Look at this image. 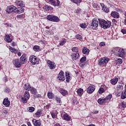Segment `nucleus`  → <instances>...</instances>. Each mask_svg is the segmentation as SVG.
Wrapping results in <instances>:
<instances>
[{
  "instance_id": "nucleus-55",
  "label": "nucleus",
  "mask_w": 126,
  "mask_h": 126,
  "mask_svg": "<svg viewBox=\"0 0 126 126\" xmlns=\"http://www.w3.org/2000/svg\"><path fill=\"white\" fill-rule=\"evenodd\" d=\"M46 0V1H47L48 2H50V3L54 4L55 0Z\"/></svg>"
},
{
  "instance_id": "nucleus-39",
  "label": "nucleus",
  "mask_w": 126,
  "mask_h": 126,
  "mask_svg": "<svg viewBox=\"0 0 126 126\" xmlns=\"http://www.w3.org/2000/svg\"><path fill=\"white\" fill-rule=\"evenodd\" d=\"M126 92H122L121 96V99H126Z\"/></svg>"
},
{
  "instance_id": "nucleus-30",
  "label": "nucleus",
  "mask_w": 126,
  "mask_h": 126,
  "mask_svg": "<svg viewBox=\"0 0 126 126\" xmlns=\"http://www.w3.org/2000/svg\"><path fill=\"white\" fill-rule=\"evenodd\" d=\"M65 43H66V39L65 38H62L59 45H60V46H63V45H64V44H65Z\"/></svg>"
},
{
  "instance_id": "nucleus-56",
  "label": "nucleus",
  "mask_w": 126,
  "mask_h": 126,
  "mask_svg": "<svg viewBox=\"0 0 126 126\" xmlns=\"http://www.w3.org/2000/svg\"><path fill=\"white\" fill-rule=\"evenodd\" d=\"M105 42H101L99 43L100 47H103V46H105Z\"/></svg>"
},
{
  "instance_id": "nucleus-33",
  "label": "nucleus",
  "mask_w": 126,
  "mask_h": 126,
  "mask_svg": "<svg viewBox=\"0 0 126 126\" xmlns=\"http://www.w3.org/2000/svg\"><path fill=\"white\" fill-rule=\"evenodd\" d=\"M66 81H67V82H69V80L70 79V76H69V73H68V72H66Z\"/></svg>"
},
{
  "instance_id": "nucleus-15",
  "label": "nucleus",
  "mask_w": 126,
  "mask_h": 126,
  "mask_svg": "<svg viewBox=\"0 0 126 126\" xmlns=\"http://www.w3.org/2000/svg\"><path fill=\"white\" fill-rule=\"evenodd\" d=\"M3 105L5 107H9L10 105V101L8 100V98H4L3 101Z\"/></svg>"
},
{
  "instance_id": "nucleus-51",
  "label": "nucleus",
  "mask_w": 126,
  "mask_h": 126,
  "mask_svg": "<svg viewBox=\"0 0 126 126\" xmlns=\"http://www.w3.org/2000/svg\"><path fill=\"white\" fill-rule=\"evenodd\" d=\"M11 7L12 8V10L13 12H15V13H16V7L13 5H11Z\"/></svg>"
},
{
  "instance_id": "nucleus-28",
  "label": "nucleus",
  "mask_w": 126,
  "mask_h": 126,
  "mask_svg": "<svg viewBox=\"0 0 126 126\" xmlns=\"http://www.w3.org/2000/svg\"><path fill=\"white\" fill-rule=\"evenodd\" d=\"M77 93L79 96H82L83 94V89L80 88L77 90Z\"/></svg>"
},
{
  "instance_id": "nucleus-38",
  "label": "nucleus",
  "mask_w": 126,
  "mask_h": 126,
  "mask_svg": "<svg viewBox=\"0 0 126 126\" xmlns=\"http://www.w3.org/2000/svg\"><path fill=\"white\" fill-rule=\"evenodd\" d=\"M41 111L38 110L35 113V115L36 118H40V116L41 115Z\"/></svg>"
},
{
  "instance_id": "nucleus-5",
  "label": "nucleus",
  "mask_w": 126,
  "mask_h": 126,
  "mask_svg": "<svg viewBox=\"0 0 126 126\" xmlns=\"http://www.w3.org/2000/svg\"><path fill=\"white\" fill-rule=\"evenodd\" d=\"M30 61L33 65H35V64H38L39 63V61L40 60L36 58L35 56H32L30 57Z\"/></svg>"
},
{
  "instance_id": "nucleus-24",
  "label": "nucleus",
  "mask_w": 126,
  "mask_h": 126,
  "mask_svg": "<svg viewBox=\"0 0 126 126\" xmlns=\"http://www.w3.org/2000/svg\"><path fill=\"white\" fill-rule=\"evenodd\" d=\"M111 16L114 17V18H119L120 17V15L119 13L117 12H111Z\"/></svg>"
},
{
  "instance_id": "nucleus-61",
  "label": "nucleus",
  "mask_w": 126,
  "mask_h": 126,
  "mask_svg": "<svg viewBox=\"0 0 126 126\" xmlns=\"http://www.w3.org/2000/svg\"><path fill=\"white\" fill-rule=\"evenodd\" d=\"M17 17H18V18H22V15H18Z\"/></svg>"
},
{
  "instance_id": "nucleus-3",
  "label": "nucleus",
  "mask_w": 126,
  "mask_h": 126,
  "mask_svg": "<svg viewBox=\"0 0 126 126\" xmlns=\"http://www.w3.org/2000/svg\"><path fill=\"white\" fill-rule=\"evenodd\" d=\"M47 19L52 22H59L60 19L57 16L49 15L46 17Z\"/></svg>"
},
{
  "instance_id": "nucleus-27",
  "label": "nucleus",
  "mask_w": 126,
  "mask_h": 126,
  "mask_svg": "<svg viewBox=\"0 0 126 126\" xmlns=\"http://www.w3.org/2000/svg\"><path fill=\"white\" fill-rule=\"evenodd\" d=\"M30 91H31L32 94H33V95H36V94L37 93V90L33 87L31 88Z\"/></svg>"
},
{
  "instance_id": "nucleus-58",
  "label": "nucleus",
  "mask_w": 126,
  "mask_h": 126,
  "mask_svg": "<svg viewBox=\"0 0 126 126\" xmlns=\"http://www.w3.org/2000/svg\"><path fill=\"white\" fill-rule=\"evenodd\" d=\"M5 92H6L7 93H8V92H9V88L6 87L5 88Z\"/></svg>"
},
{
  "instance_id": "nucleus-12",
  "label": "nucleus",
  "mask_w": 126,
  "mask_h": 126,
  "mask_svg": "<svg viewBox=\"0 0 126 126\" xmlns=\"http://www.w3.org/2000/svg\"><path fill=\"white\" fill-rule=\"evenodd\" d=\"M20 62L21 63H23V64H25L27 63V60H26V56L25 54H23L22 57L20 58Z\"/></svg>"
},
{
  "instance_id": "nucleus-25",
  "label": "nucleus",
  "mask_w": 126,
  "mask_h": 126,
  "mask_svg": "<svg viewBox=\"0 0 126 126\" xmlns=\"http://www.w3.org/2000/svg\"><path fill=\"white\" fill-rule=\"evenodd\" d=\"M124 90V87L121 85H118L116 87V90L119 92H121V91H123Z\"/></svg>"
},
{
  "instance_id": "nucleus-26",
  "label": "nucleus",
  "mask_w": 126,
  "mask_h": 126,
  "mask_svg": "<svg viewBox=\"0 0 126 126\" xmlns=\"http://www.w3.org/2000/svg\"><path fill=\"white\" fill-rule=\"evenodd\" d=\"M82 52L84 55H88L89 54V49L86 47H83Z\"/></svg>"
},
{
  "instance_id": "nucleus-63",
  "label": "nucleus",
  "mask_w": 126,
  "mask_h": 126,
  "mask_svg": "<svg viewBox=\"0 0 126 126\" xmlns=\"http://www.w3.org/2000/svg\"><path fill=\"white\" fill-rule=\"evenodd\" d=\"M27 125L28 126H32V125H31V123H30V122L27 123Z\"/></svg>"
},
{
  "instance_id": "nucleus-53",
  "label": "nucleus",
  "mask_w": 126,
  "mask_h": 126,
  "mask_svg": "<svg viewBox=\"0 0 126 126\" xmlns=\"http://www.w3.org/2000/svg\"><path fill=\"white\" fill-rule=\"evenodd\" d=\"M119 106L122 107V108H126V105L125 102H121V103H120Z\"/></svg>"
},
{
  "instance_id": "nucleus-18",
  "label": "nucleus",
  "mask_w": 126,
  "mask_h": 126,
  "mask_svg": "<svg viewBox=\"0 0 126 126\" xmlns=\"http://www.w3.org/2000/svg\"><path fill=\"white\" fill-rule=\"evenodd\" d=\"M24 11L23 7H17L16 9V13H22Z\"/></svg>"
},
{
  "instance_id": "nucleus-20",
  "label": "nucleus",
  "mask_w": 126,
  "mask_h": 126,
  "mask_svg": "<svg viewBox=\"0 0 126 126\" xmlns=\"http://www.w3.org/2000/svg\"><path fill=\"white\" fill-rule=\"evenodd\" d=\"M100 4L101 6L102 7V10L103 11H104L105 12H106V13H108V12H109V8H108L107 7H106V6H105L104 3H100Z\"/></svg>"
},
{
  "instance_id": "nucleus-41",
  "label": "nucleus",
  "mask_w": 126,
  "mask_h": 126,
  "mask_svg": "<svg viewBox=\"0 0 126 126\" xmlns=\"http://www.w3.org/2000/svg\"><path fill=\"white\" fill-rule=\"evenodd\" d=\"M55 100H56L57 103H59V104H61L62 100H61V98L59 97L58 96L55 97Z\"/></svg>"
},
{
  "instance_id": "nucleus-62",
  "label": "nucleus",
  "mask_w": 126,
  "mask_h": 126,
  "mask_svg": "<svg viewBox=\"0 0 126 126\" xmlns=\"http://www.w3.org/2000/svg\"><path fill=\"white\" fill-rule=\"evenodd\" d=\"M112 22L114 23H117L118 22H117V21L116 20V19H112Z\"/></svg>"
},
{
  "instance_id": "nucleus-64",
  "label": "nucleus",
  "mask_w": 126,
  "mask_h": 126,
  "mask_svg": "<svg viewBox=\"0 0 126 126\" xmlns=\"http://www.w3.org/2000/svg\"><path fill=\"white\" fill-rule=\"evenodd\" d=\"M54 126H61V125H60V124L57 123V124H56Z\"/></svg>"
},
{
  "instance_id": "nucleus-47",
  "label": "nucleus",
  "mask_w": 126,
  "mask_h": 126,
  "mask_svg": "<svg viewBox=\"0 0 126 126\" xmlns=\"http://www.w3.org/2000/svg\"><path fill=\"white\" fill-rule=\"evenodd\" d=\"M9 50L12 52V53H14L15 52H17V50L15 48H13L11 47H9Z\"/></svg>"
},
{
  "instance_id": "nucleus-32",
  "label": "nucleus",
  "mask_w": 126,
  "mask_h": 126,
  "mask_svg": "<svg viewBox=\"0 0 126 126\" xmlns=\"http://www.w3.org/2000/svg\"><path fill=\"white\" fill-rule=\"evenodd\" d=\"M6 11L8 13H11V12H13L12 9L11 8V6H9L7 7L6 8Z\"/></svg>"
},
{
  "instance_id": "nucleus-43",
  "label": "nucleus",
  "mask_w": 126,
  "mask_h": 126,
  "mask_svg": "<svg viewBox=\"0 0 126 126\" xmlns=\"http://www.w3.org/2000/svg\"><path fill=\"white\" fill-rule=\"evenodd\" d=\"M34 111H35V108H34L33 107H29V112H30V113H33Z\"/></svg>"
},
{
  "instance_id": "nucleus-8",
  "label": "nucleus",
  "mask_w": 126,
  "mask_h": 126,
  "mask_svg": "<svg viewBox=\"0 0 126 126\" xmlns=\"http://www.w3.org/2000/svg\"><path fill=\"white\" fill-rule=\"evenodd\" d=\"M47 64L50 69H55L56 68V63L54 62L48 60L47 61Z\"/></svg>"
},
{
  "instance_id": "nucleus-35",
  "label": "nucleus",
  "mask_w": 126,
  "mask_h": 126,
  "mask_svg": "<svg viewBox=\"0 0 126 126\" xmlns=\"http://www.w3.org/2000/svg\"><path fill=\"white\" fill-rule=\"evenodd\" d=\"M115 63L117 64H121V63H123V60L121 59H118L115 60Z\"/></svg>"
},
{
  "instance_id": "nucleus-60",
  "label": "nucleus",
  "mask_w": 126,
  "mask_h": 126,
  "mask_svg": "<svg viewBox=\"0 0 126 126\" xmlns=\"http://www.w3.org/2000/svg\"><path fill=\"white\" fill-rule=\"evenodd\" d=\"M41 97H42V96L41 95V94H37L36 95V98H41Z\"/></svg>"
},
{
  "instance_id": "nucleus-9",
  "label": "nucleus",
  "mask_w": 126,
  "mask_h": 126,
  "mask_svg": "<svg viewBox=\"0 0 126 126\" xmlns=\"http://www.w3.org/2000/svg\"><path fill=\"white\" fill-rule=\"evenodd\" d=\"M71 58L73 61H77V60L80 58V55L79 53H72Z\"/></svg>"
},
{
  "instance_id": "nucleus-40",
  "label": "nucleus",
  "mask_w": 126,
  "mask_h": 126,
  "mask_svg": "<svg viewBox=\"0 0 126 126\" xmlns=\"http://www.w3.org/2000/svg\"><path fill=\"white\" fill-rule=\"evenodd\" d=\"M86 61V57H83L80 60V63H85Z\"/></svg>"
},
{
  "instance_id": "nucleus-31",
  "label": "nucleus",
  "mask_w": 126,
  "mask_h": 126,
  "mask_svg": "<svg viewBox=\"0 0 126 126\" xmlns=\"http://www.w3.org/2000/svg\"><path fill=\"white\" fill-rule=\"evenodd\" d=\"M33 50L35 52H39V51H40V46L38 45H35L33 47Z\"/></svg>"
},
{
  "instance_id": "nucleus-36",
  "label": "nucleus",
  "mask_w": 126,
  "mask_h": 126,
  "mask_svg": "<svg viewBox=\"0 0 126 126\" xmlns=\"http://www.w3.org/2000/svg\"><path fill=\"white\" fill-rule=\"evenodd\" d=\"M60 3H61V2H60L59 0H56V1L55 0L54 3H53V5L54 6H59Z\"/></svg>"
},
{
  "instance_id": "nucleus-16",
  "label": "nucleus",
  "mask_w": 126,
  "mask_h": 126,
  "mask_svg": "<svg viewBox=\"0 0 126 126\" xmlns=\"http://www.w3.org/2000/svg\"><path fill=\"white\" fill-rule=\"evenodd\" d=\"M95 91V88L93 86H90L87 88V93L88 94H92L93 92Z\"/></svg>"
},
{
  "instance_id": "nucleus-7",
  "label": "nucleus",
  "mask_w": 126,
  "mask_h": 126,
  "mask_svg": "<svg viewBox=\"0 0 126 126\" xmlns=\"http://www.w3.org/2000/svg\"><path fill=\"white\" fill-rule=\"evenodd\" d=\"M58 79L60 80V81H64V80H65V77H64V73L63 71L60 72L58 76Z\"/></svg>"
},
{
  "instance_id": "nucleus-50",
  "label": "nucleus",
  "mask_w": 126,
  "mask_h": 126,
  "mask_svg": "<svg viewBox=\"0 0 126 126\" xmlns=\"http://www.w3.org/2000/svg\"><path fill=\"white\" fill-rule=\"evenodd\" d=\"M112 97H113V95H112V94H109L105 98L108 100V101L110 102V101L111 100V99H112Z\"/></svg>"
},
{
  "instance_id": "nucleus-14",
  "label": "nucleus",
  "mask_w": 126,
  "mask_h": 126,
  "mask_svg": "<svg viewBox=\"0 0 126 126\" xmlns=\"http://www.w3.org/2000/svg\"><path fill=\"white\" fill-rule=\"evenodd\" d=\"M32 124L34 126H41V122L40 120H37L35 119H33L32 120Z\"/></svg>"
},
{
  "instance_id": "nucleus-19",
  "label": "nucleus",
  "mask_w": 126,
  "mask_h": 126,
  "mask_svg": "<svg viewBox=\"0 0 126 126\" xmlns=\"http://www.w3.org/2000/svg\"><path fill=\"white\" fill-rule=\"evenodd\" d=\"M118 81H119V78L115 77L114 78L110 80V83H111L112 85H116V83H118Z\"/></svg>"
},
{
  "instance_id": "nucleus-13",
  "label": "nucleus",
  "mask_w": 126,
  "mask_h": 126,
  "mask_svg": "<svg viewBox=\"0 0 126 126\" xmlns=\"http://www.w3.org/2000/svg\"><path fill=\"white\" fill-rule=\"evenodd\" d=\"M98 20H97V19L96 18H94L93 19L92 22L91 24V25L93 26V27L96 28V27H98Z\"/></svg>"
},
{
  "instance_id": "nucleus-37",
  "label": "nucleus",
  "mask_w": 126,
  "mask_h": 126,
  "mask_svg": "<svg viewBox=\"0 0 126 126\" xmlns=\"http://www.w3.org/2000/svg\"><path fill=\"white\" fill-rule=\"evenodd\" d=\"M47 96L49 99H53L54 98V94L52 93H48Z\"/></svg>"
},
{
  "instance_id": "nucleus-45",
  "label": "nucleus",
  "mask_w": 126,
  "mask_h": 126,
  "mask_svg": "<svg viewBox=\"0 0 126 126\" xmlns=\"http://www.w3.org/2000/svg\"><path fill=\"white\" fill-rule=\"evenodd\" d=\"M93 6L94 9H98L99 8V6H98V4L96 3H94L93 4Z\"/></svg>"
},
{
  "instance_id": "nucleus-48",
  "label": "nucleus",
  "mask_w": 126,
  "mask_h": 126,
  "mask_svg": "<svg viewBox=\"0 0 126 126\" xmlns=\"http://www.w3.org/2000/svg\"><path fill=\"white\" fill-rule=\"evenodd\" d=\"M75 37L76 39H78V40H80V41H81V40H82V36L79 34L76 35Z\"/></svg>"
},
{
  "instance_id": "nucleus-22",
  "label": "nucleus",
  "mask_w": 126,
  "mask_h": 126,
  "mask_svg": "<svg viewBox=\"0 0 126 126\" xmlns=\"http://www.w3.org/2000/svg\"><path fill=\"white\" fill-rule=\"evenodd\" d=\"M59 92L63 95L65 96V95H67L68 93H67V91L63 89H60L59 90Z\"/></svg>"
},
{
  "instance_id": "nucleus-21",
  "label": "nucleus",
  "mask_w": 126,
  "mask_h": 126,
  "mask_svg": "<svg viewBox=\"0 0 126 126\" xmlns=\"http://www.w3.org/2000/svg\"><path fill=\"white\" fill-rule=\"evenodd\" d=\"M4 40L7 43H10V42H12V39L10 38V36L8 34H5Z\"/></svg>"
},
{
  "instance_id": "nucleus-1",
  "label": "nucleus",
  "mask_w": 126,
  "mask_h": 126,
  "mask_svg": "<svg viewBox=\"0 0 126 126\" xmlns=\"http://www.w3.org/2000/svg\"><path fill=\"white\" fill-rule=\"evenodd\" d=\"M98 20L100 27L103 29L110 28L111 25H112V23L110 21H105L104 19H99Z\"/></svg>"
},
{
  "instance_id": "nucleus-11",
  "label": "nucleus",
  "mask_w": 126,
  "mask_h": 126,
  "mask_svg": "<svg viewBox=\"0 0 126 126\" xmlns=\"http://www.w3.org/2000/svg\"><path fill=\"white\" fill-rule=\"evenodd\" d=\"M13 64L15 67H20L21 66V63L18 59H15L13 61Z\"/></svg>"
},
{
  "instance_id": "nucleus-4",
  "label": "nucleus",
  "mask_w": 126,
  "mask_h": 126,
  "mask_svg": "<svg viewBox=\"0 0 126 126\" xmlns=\"http://www.w3.org/2000/svg\"><path fill=\"white\" fill-rule=\"evenodd\" d=\"M30 98V94H29V92L26 91L25 92L24 97H22V102H23L24 104H26V103H27V101L29 100Z\"/></svg>"
},
{
  "instance_id": "nucleus-52",
  "label": "nucleus",
  "mask_w": 126,
  "mask_h": 126,
  "mask_svg": "<svg viewBox=\"0 0 126 126\" xmlns=\"http://www.w3.org/2000/svg\"><path fill=\"white\" fill-rule=\"evenodd\" d=\"M104 89L103 88H100L98 90L99 94H103L104 93Z\"/></svg>"
},
{
  "instance_id": "nucleus-10",
  "label": "nucleus",
  "mask_w": 126,
  "mask_h": 126,
  "mask_svg": "<svg viewBox=\"0 0 126 126\" xmlns=\"http://www.w3.org/2000/svg\"><path fill=\"white\" fill-rule=\"evenodd\" d=\"M15 5L17 7H24L23 1L21 0H16L15 2Z\"/></svg>"
},
{
  "instance_id": "nucleus-44",
  "label": "nucleus",
  "mask_w": 126,
  "mask_h": 126,
  "mask_svg": "<svg viewBox=\"0 0 126 126\" xmlns=\"http://www.w3.org/2000/svg\"><path fill=\"white\" fill-rule=\"evenodd\" d=\"M51 115L53 118V119H55V118H56L57 117V113H56V112H50Z\"/></svg>"
},
{
  "instance_id": "nucleus-46",
  "label": "nucleus",
  "mask_w": 126,
  "mask_h": 126,
  "mask_svg": "<svg viewBox=\"0 0 126 126\" xmlns=\"http://www.w3.org/2000/svg\"><path fill=\"white\" fill-rule=\"evenodd\" d=\"M43 9H44L46 11H49L50 10V7L46 5L43 6Z\"/></svg>"
},
{
  "instance_id": "nucleus-42",
  "label": "nucleus",
  "mask_w": 126,
  "mask_h": 126,
  "mask_svg": "<svg viewBox=\"0 0 126 126\" xmlns=\"http://www.w3.org/2000/svg\"><path fill=\"white\" fill-rule=\"evenodd\" d=\"M72 52H74V53H78V48L77 47H73L71 49Z\"/></svg>"
},
{
  "instance_id": "nucleus-57",
  "label": "nucleus",
  "mask_w": 126,
  "mask_h": 126,
  "mask_svg": "<svg viewBox=\"0 0 126 126\" xmlns=\"http://www.w3.org/2000/svg\"><path fill=\"white\" fill-rule=\"evenodd\" d=\"M121 32H122L123 34H126V30L122 29Z\"/></svg>"
},
{
  "instance_id": "nucleus-49",
  "label": "nucleus",
  "mask_w": 126,
  "mask_h": 126,
  "mask_svg": "<svg viewBox=\"0 0 126 126\" xmlns=\"http://www.w3.org/2000/svg\"><path fill=\"white\" fill-rule=\"evenodd\" d=\"M80 27H81V28L84 29L86 28L87 26L85 23H83V24H80Z\"/></svg>"
},
{
  "instance_id": "nucleus-6",
  "label": "nucleus",
  "mask_w": 126,
  "mask_h": 126,
  "mask_svg": "<svg viewBox=\"0 0 126 126\" xmlns=\"http://www.w3.org/2000/svg\"><path fill=\"white\" fill-rule=\"evenodd\" d=\"M110 61L108 58H102L100 59L98 64L99 65H102V64H106L108 63V62Z\"/></svg>"
},
{
  "instance_id": "nucleus-54",
  "label": "nucleus",
  "mask_w": 126,
  "mask_h": 126,
  "mask_svg": "<svg viewBox=\"0 0 126 126\" xmlns=\"http://www.w3.org/2000/svg\"><path fill=\"white\" fill-rule=\"evenodd\" d=\"M110 101H109V100L105 97L104 98H103V103L104 104H108V103H109Z\"/></svg>"
},
{
  "instance_id": "nucleus-2",
  "label": "nucleus",
  "mask_w": 126,
  "mask_h": 126,
  "mask_svg": "<svg viewBox=\"0 0 126 126\" xmlns=\"http://www.w3.org/2000/svg\"><path fill=\"white\" fill-rule=\"evenodd\" d=\"M112 52L114 53L115 56L120 57L121 58H123L126 55V52L123 49H120L119 47L114 48Z\"/></svg>"
},
{
  "instance_id": "nucleus-23",
  "label": "nucleus",
  "mask_w": 126,
  "mask_h": 126,
  "mask_svg": "<svg viewBox=\"0 0 126 126\" xmlns=\"http://www.w3.org/2000/svg\"><path fill=\"white\" fill-rule=\"evenodd\" d=\"M31 85L29 84H26L24 85V90H26L27 91H30V90L31 89Z\"/></svg>"
},
{
  "instance_id": "nucleus-34",
  "label": "nucleus",
  "mask_w": 126,
  "mask_h": 126,
  "mask_svg": "<svg viewBox=\"0 0 126 126\" xmlns=\"http://www.w3.org/2000/svg\"><path fill=\"white\" fill-rule=\"evenodd\" d=\"M97 102L99 105H104V98H99Z\"/></svg>"
},
{
  "instance_id": "nucleus-59",
  "label": "nucleus",
  "mask_w": 126,
  "mask_h": 126,
  "mask_svg": "<svg viewBox=\"0 0 126 126\" xmlns=\"http://www.w3.org/2000/svg\"><path fill=\"white\" fill-rule=\"evenodd\" d=\"M98 113H99V111L96 110H94L93 112V113L94 114V115H97Z\"/></svg>"
},
{
  "instance_id": "nucleus-29",
  "label": "nucleus",
  "mask_w": 126,
  "mask_h": 126,
  "mask_svg": "<svg viewBox=\"0 0 126 126\" xmlns=\"http://www.w3.org/2000/svg\"><path fill=\"white\" fill-rule=\"evenodd\" d=\"M71 2H73L76 4H79L82 2V0H70Z\"/></svg>"
},
{
  "instance_id": "nucleus-17",
  "label": "nucleus",
  "mask_w": 126,
  "mask_h": 126,
  "mask_svg": "<svg viewBox=\"0 0 126 126\" xmlns=\"http://www.w3.org/2000/svg\"><path fill=\"white\" fill-rule=\"evenodd\" d=\"M63 120L64 121H67V122H69L70 120H71V118L70 116H69L67 114V113H65L63 115Z\"/></svg>"
}]
</instances>
